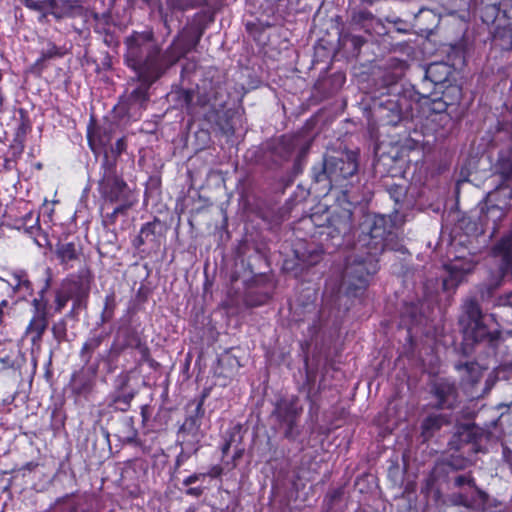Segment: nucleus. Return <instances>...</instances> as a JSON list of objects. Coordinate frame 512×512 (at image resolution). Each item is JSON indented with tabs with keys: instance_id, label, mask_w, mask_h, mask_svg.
I'll use <instances>...</instances> for the list:
<instances>
[{
	"instance_id": "1",
	"label": "nucleus",
	"mask_w": 512,
	"mask_h": 512,
	"mask_svg": "<svg viewBox=\"0 0 512 512\" xmlns=\"http://www.w3.org/2000/svg\"><path fill=\"white\" fill-rule=\"evenodd\" d=\"M126 62L136 71L139 80L156 81L165 71L161 48L152 30L133 32L125 40Z\"/></svg>"
},
{
	"instance_id": "40",
	"label": "nucleus",
	"mask_w": 512,
	"mask_h": 512,
	"mask_svg": "<svg viewBox=\"0 0 512 512\" xmlns=\"http://www.w3.org/2000/svg\"><path fill=\"white\" fill-rule=\"evenodd\" d=\"M15 286L17 289H21L22 287H25L26 289L30 288V282L27 279H23L19 276H15Z\"/></svg>"
},
{
	"instance_id": "12",
	"label": "nucleus",
	"mask_w": 512,
	"mask_h": 512,
	"mask_svg": "<svg viewBox=\"0 0 512 512\" xmlns=\"http://www.w3.org/2000/svg\"><path fill=\"white\" fill-rule=\"evenodd\" d=\"M301 413V409L298 408L293 402L290 401H282L277 404L274 415L277 419L286 425L285 436L287 438L294 437V426L296 425V420Z\"/></svg>"
},
{
	"instance_id": "8",
	"label": "nucleus",
	"mask_w": 512,
	"mask_h": 512,
	"mask_svg": "<svg viewBox=\"0 0 512 512\" xmlns=\"http://www.w3.org/2000/svg\"><path fill=\"white\" fill-rule=\"evenodd\" d=\"M202 31L191 28L184 29L168 47L165 53L162 55V63H164L165 69L181 58L187 53L193 50L200 41Z\"/></svg>"
},
{
	"instance_id": "23",
	"label": "nucleus",
	"mask_w": 512,
	"mask_h": 512,
	"mask_svg": "<svg viewBox=\"0 0 512 512\" xmlns=\"http://www.w3.org/2000/svg\"><path fill=\"white\" fill-rule=\"evenodd\" d=\"M110 141L111 136L106 131L98 129L93 133H88L89 146L95 154L100 153L102 149L106 148Z\"/></svg>"
},
{
	"instance_id": "3",
	"label": "nucleus",
	"mask_w": 512,
	"mask_h": 512,
	"mask_svg": "<svg viewBox=\"0 0 512 512\" xmlns=\"http://www.w3.org/2000/svg\"><path fill=\"white\" fill-rule=\"evenodd\" d=\"M358 172V154L354 151H343L337 156H328L312 168L316 182L328 180L330 184L345 186L344 181L356 176Z\"/></svg>"
},
{
	"instance_id": "10",
	"label": "nucleus",
	"mask_w": 512,
	"mask_h": 512,
	"mask_svg": "<svg viewBox=\"0 0 512 512\" xmlns=\"http://www.w3.org/2000/svg\"><path fill=\"white\" fill-rule=\"evenodd\" d=\"M431 394L436 399L438 409H454L459 404L458 390L453 382L440 379L434 382Z\"/></svg>"
},
{
	"instance_id": "17",
	"label": "nucleus",
	"mask_w": 512,
	"mask_h": 512,
	"mask_svg": "<svg viewBox=\"0 0 512 512\" xmlns=\"http://www.w3.org/2000/svg\"><path fill=\"white\" fill-rule=\"evenodd\" d=\"M449 423V419L444 414L428 415L421 424V437L424 441L429 440L444 425Z\"/></svg>"
},
{
	"instance_id": "6",
	"label": "nucleus",
	"mask_w": 512,
	"mask_h": 512,
	"mask_svg": "<svg viewBox=\"0 0 512 512\" xmlns=\"http://www.w3.org/2000/svg\"><path fill=\"white\" fill-rule=\"evenodd\" d=\"M377 271V264L374 259H361L349 263L343 274V285L346 286L347 293L357 295L368 284V277Z\"/></svg>"
},
{
	"instance_id": "38",
	"label": "nucleus",
	"mask_w": 512,
	"mask_h": 512,
	"mask_svg": "<svg viewBox=\"0 0 512 512\" xmlns=\"http://www.w3.org/2000/svg\"><path fill=\"white\" fill-rule=\"evenodd\" d=\"M206 474L205 473H199V474H192L190 476H188L186 479L183 480V484L185 486H189L191 485L192 483L202 479V478H205Z\"/></svg>"
},
{
	"instance_id": "34",
	"label": "nucleus",
	"mask_w": 512,
	"mask_h": 512,
	"mask_svg": "<svg viewBox=\"0 0 512 512\" xmlns=\"http://www.w3.org/2000/svg\"><path fill=\"white\" fill-rule=\"evenodd\" d=\"M193 91L191 90H180L178 92V101L181 104L182 107H185L187 110H189L192 106L193 102Z\"/></svg>"
},
{
	"instance_id": "36",
	"label": "nucleus",
	"mask_w": 512,
	"mask_h": 512,
	"mask_svg": "<svg viewBox=\"0 0 512 512\" xmlns=\"http://www.w3.org/2000/svg\"><path fill=\"white\" fill-rule=\"evenodd\" d=\"M155 227L156 225L154 223H146L141 228V233L147 238V242H154L155 241Z\"/></svg>"
},
{
	"instance_id": "31",
	"label": "nucleus",
	"mask_w": 512,
	"mask_h": 512,
	"mask_svg": "<svg viewBox=\"0 0 512 512\" xmlns=\"http://www.w3.org/2000/svg\"><path fill=\"white\" fill-rule=\"evenodd\" d=\"M80 288L78 297L86 296L90 289L91 274L87 269L79 271Z\"/></svg>"
},
{
	"instance_id": "18",
	"label": "nucleus",
	"mask_w": 512,
	"mask_h": 512,
	"mask_svg": "<svg viewBox=\"0 0 512 512\" xmlns=\"http://www.w3.org/2000/svg\"><path fill=\"white\" fill-rule=\"evenodd\" d=\"M451 74V68L445 63L436 62L430 64L425 71V78L435 85H443Z\"/></svg>"
},
{
	"instance_id": "14",
	"label": "nucleus",
	"mask_w": 512,
	"mask_h": 512,
	"mask_svg": "<svg viewBox=\"0 0 512 512\" xmlns=\"http://www.w3.org/2000/svg\"><path fill=\"white\" fill-rule=\"evenodd\" d=\"M352 229V212L350 210H342L334 213L328 219L327 235L334 238L340 235H346Z\"/></svg>"
},
{
	"instance_id": "25",
	"label": "nucleus",
	"mask_w": 512,
	"mask_h": 512,
	"mask_svg": "<svg viewBox=\"0 0 512 512\" xmlns=\"http://www.w3.org/2000/svg\"><path fill=\"white\" fill-rule=\"evenodd\" d=\"M179 6L182 10L206 7L214 12L221 7V0H180Z\"/></svg>"
},
{
	"instance_id": "45",
	"label": "nucleus",
	"mask_w": 512,
	"mask_h": 512,
	"mask_svg": "<svg viewBox=\"0 0 512 512\" xmlns=\"http://www.w3.org/2000/svg\"><path fill=\"white\" fill-rule=\"evenodd\" d=\"M7 305H8V301H7V300H2V301L0 302V307H1L2 309H4L5 307H7Z\"/></svg>"
},
{
	"instance_id": "28",
	"label": "nucleus",
	"mask_w": 512,
	"mask_h": 512,
	"mask_svg": "<svg viewBox=\"0 0 512 512\" xmlns=\"http://www.w3.org/2000/svg\"><path fill=\"white\" fill-rule=\"evenodd\" d=\"M448 501L452 505L464 506V507H471L474 502V500L471 496H469L466 493H462V492L450 494L448 497Z\"/></svg>"
},
{
	"instance_id": "19",
	"label": "nucleus",
	"mask_w": 512,
	"mask_h": 512,
	"mask_svg": "<svg viewBox=\"0 0 512 512\" xmlns=\"http://www.w3.org/2000/svg\"><path fill=\"white\" fill-rule=\"evenodd\" d=\"M496 173L502 179V183L509 185L512 183V136L510 153L500 152L496 163Z\"/></svg>"
},
{
	"instance_id": "32",
	"label": "nucleus",
	"mask_w": 512,
	"mask_h": 512,
	"mask_svg": "<svg viewBox=\"0 0 512 512\" xmlns=\"http://www.w3.org/2000/svg\"><path fill=\"white\" fill-rule=\"evenodd\" d=\"M454 486L457 488H461L465 485L469 486L471 489H474L476 492L481 494V490L478 489L475 483V479L470 474L458 475L454 478Z\"/></svg>"
},
{
	"instance_id": "42",
	"label": "nucleus",
	"mask_w": 512,
	"mask_h": 512,
	"mask_svg": "<svg viewBox=\"0 0 512 512\" xmlns=\"http://www.w3.org/2000/svg\"><path fill=\"white\" fill-rule=\"evenodd\" d=\"M186 493L188 495H191V496H195V497H199L202 495L203 493V488L201 487H192V488H189Z\"/></svg>"
},
{
	"instance_id": "5",
	"label": "nucleus",
	"mask_w": 512,
	"mask_h": 512,
	"mask_svg": "<svg viewBox=\"0 0 512 512\" xmlns=\"http://www.w3.org/2000/svg\"><path fill=\"white\" fill-rule=\"evenodd\" d=\"M100 174L98 192L101 197L109 202H117L123 199L128 186L122 176L118 174L114 158L106 157L102 160Z\"/></svg>"
},
{
	"instance_id": "21",
	"label": "nucleus",
	"mask_w": 512,
	"mask_h": 512,
	"mask_svg": "<svg viewBox=\"0 0 512 512\" xmlns=\"http://www.w3.org/2000/svg\"><path fill=\"white\" fill-rule=\"evenodd\" d=\"M106 334L100 333L90 336L83 344L80 356L85 364H88L92 358L93 353L100 347L104 339L106 338Z\"/></svg>"
},
{
	"instance_id": "29",
	"label": "nucleus",
	"mask_w": 512,
	"mask_h": 512,
	"mask_svg": "<svg viewBox=\"0 0 512 512\" xmlns=\"http://www.w3.org/2000/svg\"><path fill=\"white\" fill-rule=\"evenodd\" d=\"M126 149V141L124 138H120L116 141L114 145H112L109 150L104 151L103 159L106 157L108 158H114L116 160V163L118 162L119 155L125 151Z\"/></svg>"
},
{
	"instance_id": "15",
	"label": "nucleus",
	"mask_w": 512,
	"mask_h": 512,
	"mask_svg": "<svg viewBox=\"0 0 512 512\" xmlns=\"http://www.w3.org/2000/svg\"><path fill=\"white\" fill-rule=\"evenodd\" d=\"M460 89L457 86L448 87L442 97L432 99L431 110L440 116V121H450L448 115L443 114L449 105H453L460 98Z\"/></svg>"
},
{
	"instance_id": "37",
	"label": "nucleus",
	"mask_w": 512,
	"mask_h": 512,
	"mask_svg": "<svg viewBox=\"0 0 512 512\" xmlns=\"http://www.w3.org/2000/svg\"><path fill=\"white\" fill-rule=\"evenodd\" d=\"M58 48L53 43H49L47 49L43 50L41 52L40 61H45L47 59L53 58L55 56H58Z\"/></svg>"
},
{
	"instance_id": "9",
	"label": "nucleus",
	"mask_w": 512,
	"mask_h": 512,
	"mask_svg": "<svg viewBox=\"0 0 512 512\" xmlns=\"http://www.w3.org/2000/svg\"><path fill=\"white\" fill-rule=\"evenodd\" d=\"M34 307L33 316L26 327L25 334L31 336L33 345L39 344L48 327L47 303L42 298L32 301Z\"/></svg>"
},
{
	"instance_id": "46",
	"label": "nucleus",
	"mask_w": 512,
	"mask_h": 512,
	"mask_svg": "<svg viewBox=\"0 0 512 512\" xmlns=\"http://www.w3.org/2000/svg\"><path fill=\"white\" fill-rule=\"evenodd\" d=\"M3 314H4L3 309L0 307V325L3 322Z\"/></svg>"
},
{
	"instance_id": "33",
	"label": "nucleus",
	"mask_w": 512,
	"mask_h": 512,
	"mask_svg": "<svg viewBox=\"0 0 512 512\" xmlns=\"http://www.w3.org/2000/svg\"><path fill=\"white\" fill-rule=\"evenodd\" d=\"M51 330L54 338L58 342L65 341L67 339V325L65 320L61 319L54 323Z\"/></svg>"
},
{
	"instance_id": "22",
	"label": "nucleus",
	"mask_w": 512,
	"mask_h": 512,
	"mask_svg": "<svg viewBox=\"0 0 512 512\" xmlns=\"http://www.w3.org/2000/svg\"><path fill=\"white\" fill-rule=\"evenodd\" d=\"M133 398V392L117 390L110 395L109 406L119 411H127Z\"/></svg>"
},
{
	"instance_id": "11",
	"label": "nucleus",
	"mask_w": 512,
	"mask_h": 512,
	"mask_svg": "<svg viewBox=\"0 0 512 512\" xmlns=\"http://www.w3.org/2000/svg\"><path fill=\"white\" fill-rule=\"evenodd\" d=\"M48 15L56 20L75 18L83 14V6L80 0H49Z\"/></svg>"
},
{
	"instance_id": "27",
	"label": "nucleus",
	"mask_w": 512,
	"mask_h": 512,
	"mask_svg": "<svg viewBox=\"0 0 512 512\" xmlns=\"http://www.w3.org/2000/svg\"><path fill=\"white\" fill-rule=\"evenodd\" d=\"M504 217V211L497 205H492L487 208V211L481 217L485 224L491 219L493 221V228H496L497 221H500Z\"/></svg>"
},
{
	"instance_id": "47",
	"label": "nucleus",
	"mask_w": 512,
	"mask_h": 512,
	"mask_svg": "<svg viewBox=\"0 0 512 512\" xmlns=\"http://www.w3.org/2000/svg\"><path fill=\"white\" fill-rule=\"evenodd\" d=\"M127 384V379H123L122 386H125Z\"/></svg>"
},
{
	"instance_id": "48",
	"label": "nucleus",
	"mask_w": 512,
	"mask_h": 512,
	"mask_svg": "<svg viewBox=\"0 0 512 512\" xmlns=\"http://www.w3.org/2000/svg\"><path fill=\"white\" fill-rule=\"evenodd\" d=\"M228 448H229V444H227V445L224 447L223 451H224V452H226V450H227Z\"/></svg>"
},
{
	"instance_id": "20",
	"label": "nucleus",
	"mask_w": 512,
	"mask_h": 512,
	"mask_svg": "<svg viewBox=\"0 0 512 512\" xmlns=\"http://www.w3.org/2000/svg\"><path fill=\"white\" fill-rule=\"evenodd\" d=\"M72 390L77 395L88 394L93 388V377L83 371L74 373L71 379Z\"/></svg>"
},
{
	"instance_id": "35",
	"label": "nucleus",
	"mask_w": 512,
	"mask_h": 512,
	"mask_svg": "<svg viewBox=\"0 0 512 512\" xmlns=\"http://www.w3.org/2000/svg\"><path fill=\"white\" fill-rule=\"evenodd\" d=\"M114 308V295H108L105 298V307L102 313L103 320H108L112 317Z\"/></svg>"
},
{
	"instance_id": "43",
	"label": "nucleus",
	"mask_w": 512,
	"mask_h": 512,
	"mask_svg": "<svg viewBox=\"0 0 512 512\" xmlns=\"http://www.w3.org/2000/svg\"><path fill=\"white\" fill-rule=\"evenodd\" d=\"M147 243V238H145V236L141 233V231L139 232V235L136 237V239L134 240V245L136 247H139L143 244Z\"/></svg>"
},
{
	"instance_id": "13",
	"label": "nucleus",
	"mask_w": 512,
	"mask_h": 512,
	"mask_svg": "<svg viewBox=\"0 0 512 512\" xmlns=\"http://www.w3.org/2000/svg\"><path fill=\"white\" fill-rule=\"evenodd\" d=\"M448 277L443 280L445 289L456 288L474 269L471 261H455L446 266Z\"/></svg>"
},
{
	"instance_id": "44",
	"label": "nucleus",
	"mask_w": 512,
	"mask_h": 512,
	"mask_svg": "<svg viewBox=\"0 0 512 512\" xmlns=\"http://www.w3.org/2000/svg\"><path fill=\"white\" fill-rule=\"evenodd\" d=\"M503 305L512 308V292L505 297Z\"/></svg>"
},
{
	"instance_id": "4",
	"label": "nucleus",
	"mask_w": 512,
	"mask_h": 512,
	"mask_svg": "<svg viewBox=\"0 0 512 512\" xmlns=\"http://www.w3.org/2000/svg\"><path fill=\"white\" fill-rule=\"evenodd\" d=\"M459 324L462 328L464 339L467 342L494 343L500 333L490 332L483 323V314L478 302L473 298L466 299L462 304V314L459 318Z\"/></svg>"
},
{
	"instance_id": "16",
	"label": "nucleus",
	"mask_w": 512,
	"mask_h": 512,
	"mask_svg": "<svg viewBox=\"0 0 512 512\" xmlns=\"http://www.w3.org/2000/svg\"><path fill=\"white\" fill-rule=\"evenodd\" d=\"M55 254L66 269L73 267V262L77 261L81 255V248L75 242H58L55 248Z\"/></svg>"
},
{
	"instance_id": "2",
	"label": "nucleus",
	"mask_w": 512,
	"mask_h": 512,
	"mask_svg": "<svg viewBox=\"0 0 512 512\" xmlns=\"http://www.w3.org/2000/svg\"><path fill=\"white\" fill-rule=\"evenodd\" d=\"M396 223L391 216L374 215L367 216L361 223V234L358 237V243L368 249L371 257L390 247V242L394 239L393 229Z\"/></svg>"
},
{
	"instance_id": "7",
	"label": "nucleus",
	"mask_w": 512,
	"mask_h": 512,
	"mask_svg": "<svg viewBox=\"0 0 512 512\" xmlns=\"http://www.w3.org/2000/svg\"><path fill=\"white\" fill-rule=\"evenodd\" d=\"M410 110L411 101L396 84L388 87L387 98L379 102V112L391 125H396Z\"/></svg>"
},
{
	"instance_id": "24",
	"label": "nucleus",
	"mask_w": 512,
	"mask_h": 512,
	"mask_svg": "<svg viewBox=\"0 0 512 512\" xmlns=\"http://www.w3.org/2000/svg\"><path fill=\"white\" fill-rule=\"evenodd\" d=\"M463 369L462 383L464 385L474 386L482 378V371L476 363H466L460 367Z\"/></svg>"
},
{
	"instance_id": "39",
	"label": "nucleus",
	"mask_w": 512,
	"mask_h": 512,
	"mask_svg": "<svg viewBox=\"0 0 512 512\" xmlns=\"http://www.w3.org/2000/svg\"><path fill=\"white\" fill-rule=\"evenodd\" d=\"M55 302H56L55 310L57 312H60L65 307V305L67 303V298L63 295H57Z\"/></svg>"
},
{
	"instance_id": "26",
	"label": "nucleus",
	"mask_w": 512,
	"mask_h": 512,
	"mask_svg": "<svg viewBox=\"0 0 512 512\" xmlns=\"http://www.w3.org/2000/svg\"><path fill=\"white\" fill-rule=\"evenodd\" d=\"M23 3L27 8L41 13L40 22L48 16L49 0H23Z\"/></svg>"
},
{
	"instance_id": "30",
	"label": "nucleus",
	"mask_w": 512,
	"mask_h": 512,
	"mask_svg": "<svg viewBox=\"0 0 512 512\" xmlns=\"http://www.w3.org/2000/svg\"><path fill=\"white\" fill-rule=\"evenodd\" d=\"M142 82V84L134 89L130 95L131 99H133L134 101L136 102H144L147 100L148 98V89H149V86L153 83V82H145L143 80H140Z\"/></svg>"
},
{
	"instance_id": "41",
	"label": "nucleus",
	"mask_w": 512,
	"mask_h": 512,
	"mask_svg": "<svg viewBox=\"0 0 512 512\" xmlns=\"http://www.w3.org/2000/svg\"><path fill=\"white\" fill-rule=\"evenodd\" d=\"M350 41L355 49H359L364 43V39L360 36H351Z\"/></svg>"
}]
</instances>
